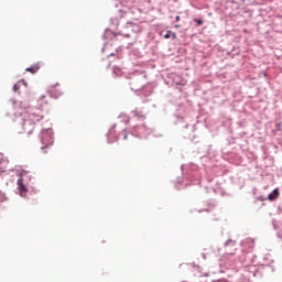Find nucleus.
Listing matches in <instances>:
<instances>
[{
	"label": "nucleus",
	"mask_w": 282,
	"mask_h": 282,
	"mask_svg": "<svg viewBox=\"0 0 282 282\" xmlns=\"http://www.w3.org/2000/svg\"><path fill=\"white\" fill-rule=\"evenodd\" d=\"M226 252L223 256L224 259H228V257H232L235 252H237V247L235 246V242L230 241L225 245Z\"/></svg>",
	"instance_id": "1"
},
{
	"label": "nucleus",
	"mask_w": 282,
	"mask_h": 282,
	"mask_svg": "<svg viewBox=\"0 0 282 282\" xmlns=\"http://www.w3.org/2000/svg\"><path fill=\"white\" fill-rule=\"evenodd\" d=\"M42 144H44V147H42V150L47 149V147H52V144H54V138H52V134H50L48 132H43Z\"/></svg>",
	"instance_id": "2"
},
{
	"label": "nucleus",
	"mask_w": 282,
	"mask_h": 282,
	"mask_svg": "<svg viewBox=\"0 0 282 282\" xmlns=\"http://www.w3.org/2000/svg\"><path fill=\"white\" fill-rule=\"evenodd\" d=\"M34 122L25 119L22 126V129L24 131V133H26L28 135H30L33 131H34Z\"/></svg>",
	"instance_id": "3"
},
{
	"label": "nucleus",
	"mask_w": 282,
	"mask_h": 282,
	"mask_svg": "<svg viewBox=\"0 0 282 282\" xmlns=\"http://www.w3.org/2000/svg\"><path fill=\"white\" fill-rule=\"evenodd\" d=\"M18 189L20 191V195L23 197L25 193H28V187L23 184V173L20 174V178L18 180Z\"/></svg>",
	"instance_id": "4"
},
{
	"label": "nucleus",
	"mask_w": 282,
	"mask_h": 282,
	"mask_svg": "<svg viewBox=\"0 0 282 282\" xmlns=\"http://www.w3.org/2000/svg\"><path fill=\"white\" fill-rule=\"evenodd\" d=\"M26 120H30V122H41V120H43V116L36 115V112H33L29 115V119Z\"/></svg>",
	"instance_id": "5"
},
{
	"label": "nucleus",
	"mask_w": 282,
	"mask_h": 282,
	"mask_svg": "<svg viewBox=\"0 0 282 282\" xmlns=\"http://www.w3.org/2000/svg\"><path fill=\"white\" fill-rule=\"evenodd\" d=\"M41 69V64H34L31 67L26 68L25 72H30L31 74H36Z\"/></svg>",
	"instance_id": "6"
},
{
	"label": "nucleus",
	"mask_w": 282,
	"mask_h": 282,
	"mask_svg": "<svg viewBox=\"0 0 282 282\" xmlns=\"http://www.w3.org/2000/svg\"><path fill=\"white\" fill-rule=\"evenodd\" d=\"M279 197V188H275L272 191L271 194H269L268 199H270V202H274V199H276Z\"/></svg>",
	"instance_id": "7"
},
{
	"label": "nucleus",
	"mask_w": 282,
	"mask_h": 282,
	"mask_svg": "<svg viewBox=\"0 0 282 282\" xmlns=\"http://www.w3.org/2000/svg\"><path fill=\"white\" fill-rule=\"evenodd\" d=\"M164 39H177V34L173 33V31H166Z\"/></svg>",
	"instance_id": "8"
},
{
	"label": "nucleus",
	"mask_w": 282,
	"mask_h": 282,
	"mask_svg": "<svg viewBox=\"0 0 282 282\" xmlns=\"http://www.w3.org/2000/svg\"><path fill=\"white\" fill-rule=\"evenodd\" d=\"M134 28H138V24H134L133 22H128L126 24V30H131L133 32Z\"/></svg>",
	"instance_id": "9"
},
{
	"label": "nucleus",
	"mask_w": 282,
	"mask_h": 282,
	"mask_svg": "<svg viewBox=\"0 0 282 282\" xmlns=\"http://www.w3.org/2000/svg\"><path fill=\"white\" fill-rule=\"evenodd\" d=\"M6 199H8L6 197V194H3L1 191H0V204H3V202H6Z\"/></svg>",
	"instance_id": "10"
},
{
	"label": "nucleus",
	"mask_w": 282,
	"mask_h": 282,
	"mask_svg": "<svg viewBox=\"0 0 282 282\" xmlns=\"http://www.w3.org/2000/svg\"><path fill=\"white\" fill-rule=\"evenodd\" d=\"M3 164H8V161H6V159L0 160V171H3Z\"/></svg>",
	"instance_id": "11"
},
{
	"label": "nucleus",
	"mask_w": 282,
	"mask_h": 282,
	"mask_svg": "<svg viewBox=\"0 0 282 282\" xmlns=\"http://www.w3.org/2000/svg\"><path fill=\"white\" fill-rule=\"evenodd\" d=\"M194 21L197 23V25H204V20L202 19H195Z\"/></svg>",
	"instance_id": "12"
},
{
	"label": "nucleus",
	"mask_w": 282,
	"mask_h": 282,
	"mask_svg": "<svg viewBox=\"0 0 282 282\" xmlns=\"http://www.w3.org/2000/svg\"><path fill=\"white\" fill-rule=\"evenodd\" d=\"M121 118L128 123L129 122V117L127 115L121 116Z\"/></svg>",
	"instance_id": "13"
},
{
	"label": "nucleus",
	"mask_w": 282,
	"mask_h": 282,
	"mask_svg": "<svg viewBox=\"0 0 282 282\" xmlns=\"http://www.w3.org/2000/svg\"><path fill=\"white\" fill-rule=\"evenodd\" d=\"M122 134H123V140H127V138H128L127 130H123Z\"/></svg>",
	"instance_id": "14"
},
{
	"label": "nucleus",
	"mask_w": 282,
	"mask_h": 282,
	"mask_svg": "<svg viewBox=\"0 0 282 282\" xmlns=\"http://www.w3.org/2000/svg\"><path fill=\"white\" fill-rule=\"evenodd\" d=\"M134 116H135V118H142V119H144V116L143 115H139L138 112H134Z\"/></svg>",
	"instance_id": "15"
},
{
	"label": "nucleus",
	"mask_w": 282,
	"mask_h": 282,
	"mask_svg": "<svg viewBox=\"0 0 282 282\" xmlns=\"http://www.w3.org/2000/svg\"><path fill=\"white\" fill-rule=\"evenodd\" d=\"M54 87H58V83H56L55 85H52L51 89H54Z\"/></svg>",
	"instance_id": "16"
},
{
	"label": "nucleus",
	"mask_w": 282,
	"mask_h": 282,
	"mask_svg": "<svg viewBox=\"0 0 282 282\" xmlns=\"http://www.w3.org/2000/svg\"><path fill=\"white\" fill-rule=\"evenodd\" d=\"M124 36H126L127 39H129V36H131V35H130L129 33H126Z\"/></svg>",
	"instance_id": "17"
},
{
	"label": "nucleus",
	"mask_w": 282,
	"mask_h": 282,
	"mask_svg": "<svg viewBox=\"0 0 282 282\" xmlns=\"http://www.w3.org/2000/svg\"><path fill=\"white\" fill-rule=\"evenodd\" d=\"M175 21H180V15H176Z\"/></svg>",
	"instance_id": "18"
},
{
	"label": "nucleus",
	"mask_w": 282,
	"mask_h": 282,
	"mask_svg": "<svg viewBox=\"0 0 282 282\" xmlns=\"http://www.w3.org/2000/svg\"><path fill=\"white\" fill-rule=\"evenodd\" d=\"M13 89H14V91H17V89H19V88L17 87V85H14Z\"/></svg>",
	"instance_id": "19"
},
{
	"label": "nucleus",
	"mask_w": 282,
	"mask_h": 282,
	"mask_svg": "<svg viewBox=\"0 0 282 282\" xmlns=\"http://www.w3.org/2000/svg\"><path fill=\"white\" fill-rule=\"evenodd\" d=\"M175 28H180V25H175Z\"/></svg>",
	"instance_id": "20"
}]
</instances>
